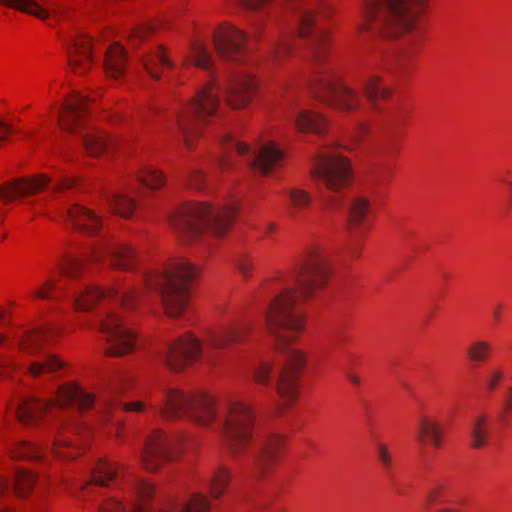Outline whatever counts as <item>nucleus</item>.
<instances>
[{
    "instance_id": "51",
    "label": "nucleus",
    "mask_w": 512,
    "mask_h": 512,
    "mask_svg": "<svg viewBox=\"0 0 512 512\" xmlns=\"http://www.w3.org/2000/svg\"><path fill=\"white\" fill-rule=\"evenodd\" d=\"M238 268L244 277H249L254 268V263L248 255H242L238 259Z\"/></svg>"
},
{
    "instance_id": "14",
    "label": "nucleus",
    "mask_w": 512,
    "mask_h": 512,
    "mask_svg": "<svg viewBox=\"0 0 512 512\" xmlns=\"http://www.w3.org/2000/svg\"><path fill=\"white\" fill-rule=\"evenodd\" d=\"M202 354H204V349L200 340L187 334L169 346L164 361L171 371L178 372Z\"/></svg>"
},
{
    "instance_id": "17",
    "label": "nucleus",
    "mask_w": 512,
    "mask_h": 512,
    "mask_svg": "<svg viewBox=\"0 0 512 512\" xmlns=\"http://www.w3.org/2000/svg\"><path fill=\"white\" fill-rule=\"evenodd\" d=\"M135 257L129 245L105 240L92 249L89 260L96 262L102 258H108L113 268L127 270L132 267Z\"/></svg>"
},
{
    "instance_id": "58",
    "label": "nucleus",
    "mask_w": 512,
    "mask_h": 512,
    "mask_svg": "<svg viewBox=\"0 0 512 512\" xmlns=\"http://www.w3.org/2000/svg\"><path fill=\"white\" fill-rule=\"evenodd\" d=\"M55 445L57 446L55 448V453L59 456H62L61 453L58 451V447H69L70 446V442L66 439H63V438H57L55 440Z\"/></svg>"
},
{
    "instance_id": "12",
    "label": "nucleus",
    "mask_w": 512,
    "mask_h": 512,
    "mask_svg": "<svg viewBox=\"0 0 512 512\" xmlns=\"http://www.w3.org/2000/svg\"><path fill=\"white\" fill-rule=\"evenodd\" d=\"M246 35L234 26L222 25L213 33V44L217 55L224 61H245Z\"/></svg>"
},
{
    "instance_id": "56",
    "label": "nucleus",
    "mask_w": 512,
    "mask_h": 512,
    "mask_svg": "<svg viewBox=\"0 0 512 512\" xmlns=\"http://www.w3.org/2000/svg\"><path fill=\"white\" fill-rule=\"evenodd\" d=\"M75 184V181L70 178L62 179L60 183H58L54 188V192L61 191L64 189H70Z\"/></svg>"
},
{
    "instance_id": "60",
    "label": "nucleus",
    "mask_w": 512,
    "mask_h": 512,
    "mask_svg": "<svg viewBox=\"0 0 512 512\" xmlns=\"http://www.w3.org/2000/svg\"><path fill=\"white\" fill-rule=\"evenodd\" d=\"M9 487V482L6 478H0V495L4 494Z\"/></svg>"
},
{
    "instance_id": "27",
    "label": "nucleus",
    "mask_w": 512,
    "mask_h": 512,
    "mask_svg": "<svg viewBox=\"0 0 512 512\" xmlns=\"http://www.w3.org/2000/svg\"><path fill=\"white\" fill-rule=\"evenodd\" d=\"M290 117L297 129L301 132L311 131L321 134L326 131L327 122L318 113L307 110H298Z\"/></svg>"
},
{
    "instance_id": "7",
    "label": "nucleus",
    "mask_w": 512,
    "mask_h": 512,
    "mask_svg": "<svg viewBox=\"0 0 512 512\" xmlns=\"http://www.w3.org/2000/svg\"><path fill=\"white\" fill-rule=\"evenodd\" d=\"M198 270L185 259L175 260L161 272L146 277L149 288L159 292L165 312L179 317L189 305L190 286Z\"/></svg>"
},
{
    "instance_id": "57",
    "label": "nucleus",
    "mask_w": 512,
    "mask_h": 512,
    "mask_svg": "<svg viewBox=\"0 0 512 512\" xmlns=\"http://www.w3.org/2000/svg\"><path fill=\"white\" fill-rule=\"evenodd\" d=\"M267 1L268 0H242V2L251 9H255Z\"/></svg>"
},
{
    "instance_id": "10",
    "label": "nucleus",
    "mask_w": 512,
    "mask_h": 512,
    "mask_svg": "<svg viewBox=\"0 0 512 512\" xmlns=\"http://www.w3.org/2000/svg\"><path fill=\"white\" fill-rule=\"evenodd\" d=\"M311 173L317 188H325L330 192H340L348 185L352 176L349 161L336 152L319 154Z\"/></svg>"
},
{
    "instance_id": "5",
    "label": "nucleus",
    "mask_w": 512,
    "mask_h": 512,
    "mask_svg": "<svg viewBox=\"0 0 512 512\" xmlns=\"http://www.w3.org/2000/svg\"><path fill=\"white\" fill-rule=\"evenodd\" d=\"M139 298V292L130 289H101L96 286H86L73 296V304L78 311H89L98 306V326L107 344L106 354L121 356L132 351L135 335L127 329L117 314L121 307L128 310L134 307Z\"/></svg>"
},
{
    "instance_id": "41",
    "label": "nucleus",
    "mask_w": 512,
    "mask_h": 512,
    "mask_svg": "<svg viewBox=\"0 0 512 512\" xmlns=\"http://www.w3.org/2000/svg\"><path fill=\"white\" fill-rule=\"evenodd\" d=\"M36 481V476L25 470L16 469L14 473V490L18 496L26 495Z\"/></svg>"
},
{
    "instance_id": "53",
    "label": "nucleus",
    "mask_w": 512,
    "mask_h": 512,
    "mask_svg": "<svg viewBox=\"0 0 512 512\" xmlns=\"http://www.w3.org/2000/svg\"><path fill=\"white\" fill-rule=\"evenodd\" d=\"M54 284L52 280H46L43 284V288L35 291L34 295L37 298L47 299L49 297L48 291L53 288Z\"/></svg>"
},
{
    "instance_id": "4",
    "label": "nucleus",
    "mask_w": 512,
    "mask_h": 512,
    "mask_svg": "<svg viewBox=\"0 0 512 512\" xmlns=\"http://www.w3.org/2000/svg\"><path fill=\"white\" fill-rule=\"evenodd\" d=\"M428 0H366L363 9V24L360 30L381 34L384 37H395L407 33L401 51L394 56L397 69L404 72L411 63L418 43L420 32L416 30V22L422 14Z\"/></svg>"
},
{
    "instance_id": "35",
    "label": "nucleus",
    "mask_w": 512,
    "mask_h": 512,
    "mask_svg": "<svg viewBox=\"0 0 512 512\" xmlns=\"http://www.w3.org/2000/svg\"><path fill=\"white\" fill-rule=\"evenodd\" d=\"M193 64L200 68L210 69L213 66V58L204 44L195 42L191 46V52L185 57L183 66Z\"/></svg>"
},
{
    "instance_id": "18",
    "label": "nucleus",
    "mask_w": 512,
    "mask_h": 512,
    "mask_svg": "<svg viewBox=\"0 0 512 512\" xmlns=\"http://www.w3.org/2000/svg\"><path fill=\"white\" fill-rule=\"evenodd\" d=\"M257 82L247 72H239L228 79L226 97L235 109L244 107L255 95Z\"/></svg>"
},
{
    "instance_id": "8",
    "label": "nucleus",
    "mask_w": 512,
    "mask_h": 512,
    "mask_svg": "<svg viewBox=\"0 0 512 512\" xmlns=\"http://www.w3.org/2000/svg\"><path fill=\"white\" fill-rule=\"evenodd\" d=\"M220 145L225 154L230 150H236L241 156H246L250 168L259 174L266 176L274 168L278 167L283 159V152L272 142L265 143L254 149L236 140L230 133L221 137ZM217 165L225 170L230 167L227 155L217 158Z\"/></svg>"
},
{
    "instance_id": "29",
    "label": "nucleus",
    "mask_w": 512,
    "mask_h": 512,
    "mask_svg": "<svg viewBox=\"0 0 512 512\" xmlns=\"http://www.w3.org/2000/svg\"><path fill=\"white\" fill-rule=\"evenodd\" d=\"M126 54L118 43L111 45L105 54V71L112 78H118L125 70Z\"/></svg>"
},
{
    "instance_id": "62",
    "label": "nucleus",
    "mask_w": 512,
    "mask_h": 512,
    "mask_svg": "<svg viewBox=\"0 0 512 512\" xmlns=\"http://www.w3.org/2000/svg\"><path fill=\"white\" fill-rule=\"evenodd\" d=\"M501 308L502 304H498L497 307L493 311V317L495 321L499 322L501 320Z\"/></svg>"
},
{
    "instance_id": "63",
    "label": "nucleus",
    "mask_w": 512,
    "mask_h": 512,
    "mask_svg": "<svg viewBox=\"0 0 512 512\" xmlns=\"http://www.w3.org/2000/svg\"><path fill=\"white\" fill-rule=\"evenodd\" d=\"M347 377H348V379H349L353 384H355V385H357V386L361 384V380H360V378H359L357 375L352 374V373H349V374L347 375Z\"/></svg>"
},
{
    "instance_id": "31",
    "label": "nucleus",
    "mask_w": 512,
    "mask_h": 512,
    "mask_svg": "<svg viewBox=\"0 0 512 512\" xmlns=\"http://www.w3.org/2000/svg\"><path fill=\"white\" fill-rule=\"evenodd\" d=\"M144 67L149 75L155 79H160L161 73L159 67L173 68L174 63L169 59L164 47L159 46L154 52L150 53L143 60Z\"/></svg>"
},
{
    "instance_id": "19",
    "label": "nucleus",
    "mask_w": 512,
    "mask_h": 512,
    "mask_svg": "<svg viewBox=\"0 0 512 512\" xmlns=\"http://www.w3.org/2000/svg\"><path fill=\"white\" fill-rule=\"evenodd\" d=\"M251 325L246 322H237L212 331L207 338V348L218 351L232 343H242L247 339Z\"/></svg>"
},
{
    "instance_id": "32",
    "label": "nucleus",
    "mask_w": 512,
    "mask_h": 512,
    "mask_svg": "<svg viewBox=\"0 0 512 512\" xmlns=\"http://www.w3.org/2000/svg\"><path fill=\"white\" fill-rule=\"evenodd\" d=\"M0 4L31 14L39 19H46L50 14V7L37 0H0Z\"/></svg>"
},
{
    "instance_id": "20",
    "label": "nucleus",
    "mask_w": 512,
    "mask_h": 512,
    "mask_svg": "<svg viewBox=\"0 0 512 512\" xmlns=\"http://www.w3.org/2000/svg\"><path fill=\"white\" fill-rule=\"evenodd\" d=\"M61 216L70 222L75 230L87 236L95 235L102 226L98 215L78 204L66 207Z\"/></svg>"
},
{
    "instance_id": "40",
    "label": "nucleus",
    "mask_w": 512,
    "mask_h": 512,
    "mask_svg": "<svg viewBox=\"0 0 512 512\" xmlns=\"http://www.w3.org/2000/svg\"><path fill=\"white\" fill-rule=\"evenodd\" d=\"M84 259L76 256H67L60 260L58 269L61 275L67 278H76L84 267Z\"/></svg>"
},
{
    "instance_id": "38",
    "label": "nucleus",
    "mask_w": 512,
    "mask_h": 512,
    "mask_svg": "<svg viewBox=\"0 0 512 512\" xmlns=\"http://www.w3.org/2000/svg\"><path fill=\"white\" fill-rule=\"evenodd\" d=\"M11 457L14 459L40 460L43 457V451L26 441H19L9 445Z\"/></svg>"
},
{
    "instance_id": "16",
    "label": "nucleus",
    "mask_w": 512,
    "mask_h": 512,
    "mask_svg": "<svg viewBox=\"0 0 512 512\" xmlns=\"http://www.w3.org/2000/svg\"><path fill=\"white\" fill-rule=\"evenodd\" d=\"M88 99L79 93L71 94L58 111V124L63 131L82 133L86 128Z\"/></svg>"
},
{
    "instance_id": "37",
    "label": "nucleus",
    "mask_w": 512,
    "mask_h": 512,
    "mask_svg": "<svg viewBox=\"0 0 512 512\" xmlns=\"http://www.w3.org/2000/svg\"><path fill=\"white\" fill-rule=\"evenodd\" d=\"M169 509L172 512H208L209 504L202 494L195 493L181 504L173 502Z\"/></svg>"
},
{
    "instance_id": "33",
    "label": "nucleus",
    "mask_w": 512,
    "mask_h": 512,
    "mask_svg": "<svg viewBox=\"0 0 512 512\" xmlns=\"http://www.w3.org/2000/svg\"><path fill=\"white\" fill-rule=\"evenodd\" d=\"M82 141L86 151L92 156L100 155L108 149L110 145L106 136L93 128H88L87 131L82 134Z\"/></svg>"
},
{
    "instance_id": "3",
    "label": "nucleus",
    "mask_w": 512,
    "mask_h": 512,
    "mask_svg": "<svg viewBox=\"0 0 512 512\" xmlns=\"http://www.w3.org/2000/svg\"><path fill=\"white\" fill-rule=\"evenodd\" d=\"M298 9L300 36L306 37L311 33L309 54L313 65L314 79L310 85L313 93L328 106L347 112L356 110L360 99L358 93L345 85L328 66L326 61L328 36L325 30L314 28V8L309 3L300 0Z\"/></svg>"
},
{
    "instance_id": "46",
    "label": "nucleus",
    "mask_w": 512,
    "mask_h": 512,
    "mask_svg": "<svg viewBox=\"0 0 512 512\" xmlns=\"http://www.w3.org/2000/svg\"><path fill=\"white\" fill-rule=\"evenodd\" d=\"M272 367L269 362L261 361L253 372V378L256 383L268 386L271 383Z\"/></svg>"
},
{
    "instance_id": "1",
    "label": "nucleus",
    "mask_w": 512,
    "mask_h": 512,
    "mask_svg": "<svg viewBox=\"0 0 512 512\" xmlns=\"http://www.w3.org/2000/svg\"><path fill=\"white\" fill-rule=\"evenodd\" d=\"M165 419L188 417L208 426L213 421L221 426V438L229 456L251 470L254 477L265 478L281 451L284 438L273 434L255 441V413L250 405L236 400L221 410L207 393L187 394L177 388L168 389L161 403L154 406Z\"/></svg>"
},
{
    "instance_id": "21",
    "label": "nucleus",
    "mask_w": 512,
    "mask_h": 512,
    "mask_svg": "<svg viewBox=\"0 0 512 512\" xmlns=\"http://www.w3.org/2000/svg\"><path fill=\"white\" fill-rule=\"evenodd\" d=\"M50 179L45 175H39L35 178H20L9 182L7 185L0 186V200L5 203L11 202L17 197L29 196L45 189Z\"/></svg>"
},
{
    "instance_id": "54",
    "label": "nucleus",
    "mask_w": 512,
    "mask_h": 512,
    "mask_svg": "<svg viewBox=\"0 0 512 512\" xmlns=\"http://www.w3.org/2000/svg\"><path fill=\"white\" fill-rule=\"evenodd\" d=\"M14 129L11 125L7 124L3 120H0V143L8 139L9 134L13 133Z\"/></svg>"
},
{
    "instance_id": "59",
    "label": "nucleus",
    "mask_w": 512,
    "mask_h": 512,
    "mask_svg": "<svg viewBox=\"0 0 512 512\" xmlns=\"http://www.w3.org/2000/svg\"><path fill=\"white\" fill-rule=\"evenodd\" d=\"M367 131V127L364 124H359L357 127L356 134L353 136L354 141H358L362 135H364Z\"/></svg>"
},
{
    "instance_id": "43",
    "label": "nucleus",
    "mask_w": 512,
    "mask_h": 512,
    "mask_svg": "<svg viewBox=\"0 0 512 512\" xmlns=\"http://www.w3.org/2000/svg\"><path fill=\"white\" fill-rule=\"evenodd\" d=\"M230 481V472L225 467H220L209 481L210 492L214 498L219 497Z\"/></svg>"
},
{
    "instance_id": "25",
    "label": "nucleus",
    "mask_w": 512,
    "mask_h": 512,
    "mask_svg": "<svg viewBox=\"0 0 512 512\" xmlns=\"http://www.w3.org/2000/svg\"><path fill=\"white\" fill-rule=\"evenodd\" d=\"M381 82L382 78L380 76L370 75L360 83L362 92L370 102L371 108L378 113H382L381 108L377 104L378 97L388 99L392 93L390 88L381 87Z\"/></svg>"
},
{
    "instance_id": "36",
    "label": "nucleus",
    "mask_w": 512,
    "mask_h": 512,
    "mask_svg": "<svg viewBox=\"0 0 512 512\" xmlns=\"http://www.w3.org/2000/svg\"><path fill=\"white\" fill-rule=\"evenodd\" d=\"M110 208L123 217L132 215L135 208L134 199L126 193H115L107 198Z\"/></svg>"
},
{
    "instance_id": "11",
    "label": "nucleus",
    "mask_w": 512,
    "mask_h": 512,
    "mask_svg": "<svg viewBox=\"0 0 512 512\" xmlns=\"http://www.w3.org/2000/svg\"><path fill=\"white\" fill-rule=\"evenodd\" d=\"M53 331L48 328L28 332L20 342L21 349L30 355H39L40 358L28 365V372L37 378L45 374L55 375L65 367V363L55 354L45 353L44 346L51 338Z\"/></svg>"
},
{
    "instance_id": "49",
    "label": "nucleus",
    "mask_w": 512,
    "mask_h": 512,
    "mask_svg": "<svg viewBox=\"0 0 512 512\" xmlns=\"http://www.w3.org/2000/svg\"><path fill=\"white\" fill-rule=\"evenodd\" d=\"M290 201L295 208L306 207L310 203V195L301 189L293 188L288 192Z\"/></svg>"
},
{
    "instance_id": "45",
    "label": "nucleus",
    "mask_w": 512,
    "mask_h": 512,
    "mask_svg": "<svg viewBox=\"0 0 512 512\" xmlns=\"http://www.w3.org/2000/svg\"><path fill=\"white\" fill-rule=\"evenodd\" d=\"M290 49V37L288 35L282 36L276 40L270 51V58L274 63H278L280 59L286 56Z\"/></svg>"
},
{
    "instance_id": "39",
    "label": "nucleus",
    "mask_w": 512,
    "mask_h": 512,
    "mask_svg": "<svg viewBox=\"0 0 512 512\" xmlns=\"http://www.w3.org/2000/svg\"><path fill=\"white\" fill-rule=\"evenodd\" d=\"M369 211V200L363 196L355 197L349 206V223L351 225H360Z\"/></svg>"
},
{
    "instance_id": "28",
    "label": "nucleus",
    "mask_w": 512,
    "mask_h": 512,
    "mask_svg": "<svg viewBox=\"0 0 512 512\" xmlns=\"http://www.w3.org/2000/svg\"><path fill=\"white\" fill-rule=\"evenodd\" d=\"M442 430L436 421L421 417L416 429V441L423 448L428 442L434 448L441 446Z\"/></svg>"
},
{
    "instance_id": "24",
    "label": "nucleus",
    "mask_w": 512,
    "mask_h": 512,
    "mask_svg": "<svg viewBox=\"0 0 512 512\" xmlns=\"http://www.w3.org/2000/svg\"><path fill=\"white\" fill-rule=\"evenodd\" d=\"M56 399L61 407L77 406L79 410L89 409L94 403V396L76 385L59 387Z\"/></svg>"
},
{
    "instance_id": "42",
    "label": "nucleus",
    "mask_w": 512,
    "mask_h": 512,
    "mask_svg": "<svg viewBox=\"0 0 512 512\" xmlns=\"http://www.w3.org/2000/svg\"><path fill=\"white\" fill-rule=\"evenodd\" d=\"M491 351L492 346L487 341H474L467 348V356L471 362L480 363L489 358Z\"/></svg>"
},
{
    "instance_id": "50",
    "label": "nucleus",
    "mask_w": 512,
    "mask_h": 512,
    "mask_svg": "<svg viewBox=\"0 0 512 512\" xmlns=\"http://www.w3.org/2000/svg\"><path fill=\"white\" fill-rule=\"evenodd\" d=\"M153 30L154 26H152L151 24L137 26L130 32V40L133 42L138 40L142 41L143 39H145L147 34L152 32Z\"/></svg>"
},
{
    "instance_id": "48",
    "label": "nucleus",
    "mask_w": 512,
    "mask_h": 512,
    "mask_svg": "<svg viewBox=\"0 0 512 512\" xmlns=\"http://www.w3.org/2000/svg\"><path fill=\"white\" fill-rule=\"evenodd\" d=\"M446 486L437 484L428 489L426 499L427 504H437L446 502Z\"/></svg>"
},
{
    "instance_id": "23",
    "label": "nucleus",
    "mask_w": 512,
    "mask_h": 512,
    "mask_svg": "<svg viewBox=\"0 0 512 512\" xmlns=\"http://www.w3.org/2000/svg\"><path fill=\"white\" fill-rule=\"evenodd\" d=\"M91 63V40L84 35H78L71 39L69 45L70 67L77 73H83L89 69Z\"/></svg>"
},
{
    "instance_id": "61",
    "label": "nucleus",
    "mask_w": 512,
    "mask_h": 512,
    "mask_svg": "<svg viewBox=\"0 0 512 512\" xmlns=\"http://www.w3.org/2000/svg\"><path fill=\"white\" fill-rule=\"evenodd\" d=\"M505 407L507 410H512V389L509 390L505 398Z\"/></svg>"
},
{
    "instance_id": "15",
    "label": "nucleus",
    "mask_w": 512,
    "mask_h": 512,
    "mask_svg": "<svg viewBox=\"0 0 512 512\" xmlns=\"http://www.w3.org/2000/svg\"><path fill=\"white\" fill-rule=\"evenodd\" d=\"M174 441L168 438L161 430H154L146 439L141 459L149 471L158 469L164 462L172 459Z\"/></svg>"
},
{
    "instance_id": "26",
    "label": "nucleus",
    "mask_w": 512,
    "mask_h": 512,
    "mask_svg": "<svg viewBox=\"0 0 512 512\" xmlns=\"http://www.w3.org/2000/svg\"><path fill=\"white\" fill-rule=\"evenodd\" d=\"M49 408V404L37 397L29 396L18 405L17 416L21 423L32 424L38 421Z\"/></svg>"
},
{
    "instance_id": "44",
    "label": "nucleus",
    "mask_w": 512,
    "mask_h": 512,
    "mask_svg": "<svg viewBox=\"0 0 512 512\" xmlns=\"http://www.w3.org/2000/svg\"><path fill=\"white\" fill-rule=\"evenodd\" d=\"M138 180L145 186L152 189L160 188L164 184L163 175L150 167H146L141 170L138 175Z\"/></svg>"
},
{
    "instance_id": "13",
    "label": "nucleus",
    "mask_w": 512,
    "mask_h": 512,
    "mask_svg": "<svg viewBox=\"0 0 512 512\" xmlns=\"http://www.w3.org/2000/svg\"><path fill=\"white\" fill-rule=\"evenodd\" d=\"M154 487L141 479H135L130 485V511L148 512L150 501L154 495ZM97 512H127L123 504L116 498H107L101 503Z\"/></svg>"
},
{
    "instance_id": "55",
    "label": "nucleus",
    "mask_w": 512,
    "mask_h": 512,
    "mask_svg": "<svg viewBox=\"0 0 512 512\" xmlns=\"http://www.w3.org/2000/svg\"><path fill=\"white\" fill-rule=\"evenodd\" d=\"M502 378V373L499 370H495L491 373L490 378L488 379V387L489 389H495L498 382Z\"/></svg>"
},
{
    "instance_id": "64",
    "label": "nucleus",
    "mask_w": 512,
    "mask_h": 512,
    "mask_svg": "<svg viewBox=\"0 0 512 512\" xmlns=\"http://www.w3.org/2000/svg\"><path fill=\"white\" fill-rule=\"evenodd\" d=\"M350 254L351 256L358 258L360 256V251L356 248H351Z\"/></svg>"
},
{
    "instance_id": "52",
    "label": "nucleus",
    "mask_w": 512,
    "mask_h": 512,
    "mask_svg": "<svg viewBox=\"0 0 512 512\" xmlns=\"http://www.w3.org/2000/svg\"><path fill=\"white\" fill-rule=\"evenodd\" d=\"M205 177L199 170H194L189 175V185L195 189H202Z\"/></svg>"
},
{
    "instance_id": "2",
    "label": "nucleus",
    "mask_w": 512,
    "mask_h": 512,
    "mask_svg": "<svg viewBox=\"0 0 512 512\" xmlns=\"http://www.w3.org/2000/svg\"><path fill=\"white\" fill-rule=\"evenodd\" d=\"M331 275L327 258L318 247L307 250L294 275V286H287L275 297L265 315L266 329L276 349L284 356L277 373L275 389L282 406L291 405L297 394V379L305 365V355L291 342L304 330V318L298 305L323 288Z\"/></svg>"
},
{
    "instance_id": "30",
    "label": "nucleus",
    "mask_w": 512,
    "mask_h": 512,
    "mask_svg": "<svg viewBox=\"0 0 512 512\" xmlns=\"http://www.w3.org/2000/svg\"><path fill=\"white\" fill-rule=\"evenodd\" d=\"M471 446L479 449L487 444L489 437V419L485 414L474 415L469 424Z\"/></svg>"
},
{
    "instance_id": "47",
    "label": "nucleus",
    "mask_w": 512,
    "mask_h": 512,
    "mask_svg": "<svg viewBox=\"0 0 512 512\" xmlns=\"http://www.w3.org/2000/svg\"><path fill=\"white\" fill-rule=\"evenodd\" d=\"M375 450H376L377 458L380 461L383 469L388 474H390L392 465H393V460H392V455H391V452H390L388 446L384 443H377L375 445Z\"/></svg>"
},
{
    "instance_id": "9",
    "label": "nucleus",
    "mask_w": 512,
    "mask_h": 512,
    "mask_svg": "<svg viewBox=\"0 0 512 512\" xmlns=\"http://www.w3.org/2000/svg\"><path fill=\"white\" fill-rule=\"evenodd\" d=\"M217 106L216 88L213 85L205 86L185 110L177 115L175 127L170 128L171 133L177 132L186 147L192 149V139L199 133L201 123L215 113Z\"/></svg>"
},
{
    "instance_id": "34",
    "label": "nucleus",
    "mask_w": 512,
    "mask_h": 512,
    "mask_svg": "<svg viewBox=\"0 0 512 512\" xmlns=\"http://www.w3.org/2000/svg\"><path fill=\"white\" fill-rule=\"evenodd\" d=\"M120 473L121 469L117 464L100 460L91 470L92 482L99 486H106Z\"/></svg>"
},
{
    "instance_id": "6",
    "label": "nucleus",
    "mask_w": 512,
    "mask_h": 512,
    "mask_svg": "<svg viewBox=\"0 0 512 512\" xmlns=\"http://www.w3.org/2000/svg\"><path fill=\"white\" fill-rule=\"evenodd\" d=\"M237 212L235 205L213 207L207 204H187L178 209L171 224L183 241L194 242L211 234L225 235Z\"/></svg>"
},
{
    "instance_id": "22",
    "label": "nucleus",
    "mask_w": 512,
    "mask_h": 512,
    "mask_svg": "<svg viewBox=\"0 0 512 512\" xmlns=\"http://www.w3.org/2000/svg\"><path fill=\"white\" fill-rule=\"evenodd\" d=\"M117 389H113L111 393L103 400V407L101 418L103 421L112 423L113 426L119 430V427L123 424V419L120 414L124 412H142L144 410V404L142 402H132L122 404L117 398Z\"/></svg>"
}]
</instances>
